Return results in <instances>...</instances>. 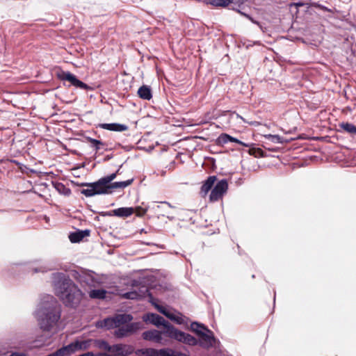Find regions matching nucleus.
Instances as JSON below:
<instances>
[{
    "mask_svg": "<svg viewBox=\"0 0 356 356\" xmlns=\"http://www.w3.org/2000/svg\"><path fill=\"white\" fill-rule=\"evenodd\" d=\"M228 140H229V142H232V143H238L239 145H241L244 147H249V145L248 144H246L241 140H239L238 139L236 138H234L229 135H228Z\"/></svg>",
    "mask_w": 356,
    "mask_h": 356,
    "instance_id": "nucleus-35",
    "label": "nucleus"
},
{
    "mask_svg": "<svg viewBox=\"0 0 356 356\" xmlns=\"http://www.w3.org/2000/svg\"><path fill=\"white\" fill-rule=\"evenodd\" d=\"M167 318H168L171 321H175L178 324H181L182 323L181 317L172 312L169 313V314L167 315Z\"/></svg>",
    "mask_w": 356,
    "mask_h": 356,
    "instance_id": "nucleus-32",
    "label": "nucleus"
},
{
    "mask_svg": "<svg viewBox=\"0 0 356 356\" xmlns=\"http://www.w3.org/2000/svg\"><path fill=\"white\" fill-rule=\"evenodd\" d=\"M99 127L104 129L118 132L124 131L128 129L127 125L119 123H103L99 124Z\"/></svg>",
    "mask_w": 356,
    "mask_h": 356,
    "instance_id": "nucleus-14",
    "label": "nucleus"
},
{
    "mask_svg": "<svg viewBox=\"0 0 356 356\" xmlns=\"http://www.w3.org/2000/svg\"><path fill=\"white\" fill-rule=\"evenodd\" d=\"M51 277L56 296L65 306L77 307L83 298V293L78 286L63 273H54Z\"/></svg>",
    "mask_w": 356,
    "mask_h": 356,
    "instance_id": "nucleus-1",
    "label": "nucleus"
},
{
    "mask_svg": "<svg viewBox=\"0 0 356 356\" xmlns=\"http://www.w3.org/2000/svg\"><path fill=\"white\" fill-rule=\"evenodd\" d=\"M133 317L130 314H117L113 317L106 318L102 321L96 323L97 328H117L114 332V335L118 338H122L135 332L140 328V324L132 323L127 324L131 321Z\"/></svg>",
    "mask_w": 356,
    "mask_h": 356,
    "instance_id": "nucleus-3",
    "label": "nucleus"
},
{
    "mask_svg": "<svg viewBox=\"0 0 356 356\" xmlns=\"http://www.w3.org/2000/svg\"><path fill=\"white\" fill-rule=\"evenodd\" d=\"M227 138H228V134H220L217 139L218 143V144H226V143H229V140H228Z\"/></svg>",
    "mask_w": 356,
    "mask_h": 356,
    "instance_id": "nucleus-33",
    "label": "nucleus"
},
{
    "mask_svg": "<svg viewBox=\"0 0 356 356\" xmlns=\"http://www.w3.org/2000/svg\"><path fill=\"white\" fill-rule=\"evenodd\" d=\"M160 204H158L154 207L155 212L158 213L159 214L163 216H167L168 218H169V216H168V212L167 211V210L168 209L172 208L173 207L169 202H161Z\"/></svg>",
    "mask_w": 356,
    "mask_h": 356,
    "instance_id": "nucleus-18",
    "label": "nucleus"
},
{
    "mask_svg": "<svg viewBox=\"0 0 356 356\" xmlns=\"http://www.w3.org/2000/svg\"><path fill=\"white\" fill-rule=\"evenodd\" d=\"M118 172V170L116 172L112 173L108 176L102 177L103 181H104L105 183H106L108 184H111V181L116 178Z\"/></svg>",
    "mask_w": 356,
    "mask_h": 356,
    "instance_id": "nucleus-34",
    "label": "nucleus"
},
{
    "mask_svg": "<svg viewBox=\"0 0 356 356\" xmlns=\"http://www.w3.org/2000/svg\"><path fill=\"white\" fill-rule=\"evenodd\" d=\"M257 152H258V153H259V154H261V153H262V150H261V149H257Z\"/></svg>",
    "mask_w": 356,
    "mask_h": 356,
    "instance_id": "nucleus-39",
    "label": "nucleus"
},
{
    "mask_svg": "<svg viewBox=\"0 0 356 356\" xmlns=\"http://www.w3.org/2000/svg\"><path fill=\"white\" fill-rule=\"evenodd\" d=\"M106 294V291L104 289H93L89 292V296L93 299H104Z\"/></svg>",
    "mask_w": 356,
    "mask_h": 356,
    "instance_id": "nucleus-24",
    "label": "nucleus"
},
{
    "mask_svg": "<svg viewBox=\"0 0 356 356\" xmlns=\"http://www.w3.org/2000/svg\"><path fill=\"white\" fill-rule=\"evenodd\" d=\"M90 235V231L88 229L86 230H78L74 232L70 233L69 235V239L72 243H79L83 238Z\"/></svg>",
    "mask_w": 356,
    "mask_h": 356,
    "instance_id": "nucleus-16",
    "label": "nucleus"
},
{
    "mask_svg": "<svg viewBox=\"0 0 356 356\" xmlns=\"http://www.w3.org/2000/svg\"><path fill=\"white\" fill-rule=\"evenodd\" d=\"M168 337L170 339L191 346H196L198 343V340L195 337L188 333L179 330L174 326L172 327H170V330H168Z\"/></svg>",
    "mask_w": 356,
    "mask_h": 356,
    "instance_id": "nucleus-4",
    "label": "nucleus"
},
{
    "mask_svg": "<svg viewBox=\"0 0 356 356\" xmlns=\"http://www.w3.org/2000/svg\"><path fill=\"white\" fill-rule=\"evenodd\" d=\"M134 351L132 346L118 343L111 346L109 356H127Z\"/></svg>",
    "mask_w": 356,
    "mask_h": 356,
    "instance_id": "nucleus-8",
    "label": "nucleus"
},
{
    "mask_svg": "<svg viewBox=\"0 0 356 356\" xmlns=\"http://www.w3.org/2000/svg\"><path fill=\"white\" fill-rule=\"evenodd\" d=\"M146 213V209L138 208L137 210L138 216H143Z\"/></svg>",
    "mask_w": 356,
    "mask_h": 356,
    "instance_id": "nucleus-36",
    "label": "nucleus"
},
{
    "mask_svg": "<svg viewBox=\"0 0 356 356\" xmlns=\"http://www.w3.org/2000/svg\"><path fill=\"white\" fill-rule=\"evenodd\" d=\"M149 302L162 314L165 315L167 317V315L170 313L165 307L159 305L156 302V300L154 298L151 293H148Z\"/></svg>",
    "mask_w": 356,
    "mask_h": 356,
    "instance_id": "nucleus-20",
    "label": "nucleus"
},
{
    "mask_svg": "<svg viewBox=\"0 0 356 356\" xmlns=\"http://www.w3.org/2000/svg\"><path fill=\"white\" fill-rule=\"evenodd\" d=\"M143 319L145 322H149L151 324L156 325V327H159L161 325L163 326L165 328L164 334L168 336V331L170 330V327H172L173 326L168 321H166L162 316L154 314L149 313L143 316Z\"/></svg>",
    "mask_w": 356,
    "mask_h": 356,
    "instance_id": "nucleus-6",
    "label": "nucleus"
},
{
    "mask_svg": "<svg viewBox=\"0 0 356 356\" xmlns=\"http://www.w3.org/2000/svg\"><path fill=\"white\" fill-rule=\"evenodd\" d=\"M96 195L109 194L111 193L109 184L105 183L103 179H99L97 181L93 182Z\"/></svg>",
    "mask_w": 356,
    "mask_h": 356,
    "instance_id": "nucleus-12",
    "label": "nucleus"
},
{
    "mask_svg": "<svg viewBox=\"0 0 356 356\" xmlns=\"http://www.w3.org/2000/svg\"><path fill=\"white\" fill-rule=\"evenodd\" d=\"M134 213L132 207H120L111 211L108 215L115 216L118 217H129Z\"/></svg>",
    "mask_w": 356,
    "mask_h": 356,
    "instance_id": "nucleus-15",
    "label": "nucleus"
},
{
    "mask_svg": "<svg viewBox=\"0 0 356 356\" xmlns=\"http://www.w3.org/2000/svg\"><path fill=\"white\" fill-rule=\"evenodd\" d=\"M111 345L104 340L102 339H93L92 347H96L99 349L104 350L109 352L111 350Z\"/></svg>",
    "mask_w": 356,
    "mask_h": 356,
    "instance_id": "nucleus-23",
    "label": "nucleus"
},
{
    "mask_svg": "<svg viewBox=\"0 0 356 356\" xmlns=\"http://www.w3.org/2000/svg\"><path fill=\"white\" fill-rule=\"evenodd\" d=\"M93 339L76 340L70 344L71 354H74L77 351L86 350L92 347Z\"/></svg>",
    "mask_w": 356,
    "mask_h": 356,
    "instance_id": "nucleus-10",
    "label": "nucleus"
},
{
    "mask_svg": "<svg viewBox=\"0 0 356 356\" xmlns=\"http://www.w3.org/2000/svg\"><path fill=\"white\" fill-rule=\"evenodd\" d=\"M198 337L197 345L206 349L213 347L216 341L213 333L209 329L207 330L206 332L202 333Z\"/></svg>",
    "mask_w": 356,
    "mask_h": 356,
    "instance_id": "nucleus-9",
    "label": "nucleus"
},
{
    "mask_svg": "<svg viewBox=\"0 0 356 356\" xmlns=\"http://www.w3.org/2000/svg\"><path fill=\"white\" fill-rule=\"evenodd\" d=\"M71 355L70 348L68 345H67L47 356H70Z\"/></svg>",
    "mask_w": 356,
    "mask_h": 356,
    "instance_id": "nucleus-25",
    "label": "nucleus"
},
{
    "mask_svg": "<svg viewBox=\"0 0 356 356\" xmlns=\"http://www.w3.org/2000/svg\"><path fill=\"white\" fill-rule=\"evenodd\" d=\"M148 293H151L148 289L146 286H143L139 289L138 291H132L123 293L122 297L126 299L139 300L145 297L146 296H148Z\"/></svg>",
    "mask_w": 356,
    "mask_h": 356,
    "instance_id": "nucleus-11",
    "label": "nucleus"
},
{
    "mask_svg": "<svg viewBox=\"0 0 356 356\" xmlns=\"http://www.w3.org/2000/svg\"><path fill=\"white\" fill-rule=\"evenodd\" d=\"M228 184L226 179H222L217 182L214 188L211 190L209 199L211 202H216L222 198L227 192Z\"/></svg>",
    "mask_w": 356,
    "mask_h": 356,
    "instance_id": "nucleus-7",
    "label": "nucleus"
},
{
    "mask_svg": "<svg viewBox=\"0 0 356 356\" xmlns=\"http://www.w3.org/2000/svg\"><path fill=\"white\" fill-rule=\"evenodd\" d=\"M35 316L40 329L56 332L61 316V306L54 297L47 295L42 299Z\"/></svg>",
    "mask_w": 356,
    "mask_h": 356,
    "instance_id": "nucleus-2",
    "label": "nucleus"
},
{
    "mask_svg": "<svg viewBox=\"0 0 356 356\" xmlns=\"http://www.w3.org/2000/svg\"><path fill=\"white\" fill-rule=\"evenodd\" d=\"M47 269H44V268H40V269H35V272L37 273V272H44V271H47Z\"/></svg>",
    "mask_w": 356,
    "mask_h": 356,
    "instance_id": "nucleus-37",
    "label": "nucleus"
},
{
    "mask_svg": "<svg viewBox=\"0 0 356 356\" xmlns=\"http://www.w3.org/2000/svg\"><path fill=\"white\" fill-rule=\"evenodd\" d=\"M134 181V179H128L124 181H115L109 184L111 193L113 190L117 188H124L128 186L131 185Z\"/></svg>",
    "mask_w": 356,
    "mask_h": 356,
    "instance_id": "nucleus-22",
    "label": "nucleus"
},
{
    "mask_svg": "<svg viewBox=\"0 0 356 356\" xmlns=\"http://www.w3.org/2000/svg\"><path fill=\"white\" fill-rule=\"evenodd\" d=\"M216 180V176H210L207 178V179L204 182L201 187V193L203 196L207 195L208 192L211 189L213 186L215 181Z\"/></svg>",
    "mask_w": 356,
    "mask_h": 356,
    "instance_id": "nucleus-17",
    "label": "nucleus"
},
{
    "mask_svg": "<svg viewBox=\"0 0 356 356\" xmlns=\"http://www.w3.org/2000/svg\"><path fill=\"white\" fill-rule=\"evenodd\" d=\"M190 327L191 330L194 332L198 337L200 336L202 333L206 332L207 330H209L203 324L199 323L197 322L191 323Z\"/></svg>",
    "mask_w": 356,
    "mask_h": 356,
    "instance_id": "nucleus-21",
    "label": "nucleus"
},
{
    "mask_svg": "<svg viewBox=\"0 0 356 356\" xmlns=\"http://www.w3.org/2000/svg\"><path fill=\"white\" fill-rule=\"evenodd\" d=\"M257 124V122H250V124H252V125H253V124Z\"/></svg>",
    "mask_w": 356,
    "mask_h": 356,
    "instance_id": "nucleus-40",
    "label": "nucleus"
},
{
    "mask_svg": "<svg viewBox=\"0 0 356 356\" xmlns=\"http://www.w3.org/2000/svg\"><path fill=\"white\" fill-rule=\"evenodd\" d=\"M237 117H238V118H241V119H242L243 121H245V120H244V119L243 118V117L240 116L239 115H237Z\"/></svg>",
    "mask_w": 356,
    "mask_h": 356,
    "instance_id": "nucleus-41",
    "label": "nucleus"
},
{
    "mask_svg": "<svg viewBox=\"0 0 356 356\" xmlns=\"http://www.w3.org/2000/svg\"><path fill=\"white\" fill-rule=\"evenodd\" d=\"M341 127L348 133L356 135V127L351 123H342Z\"/></svg>",
    "mask_w": 356,
    "mask_h": 356,
    "instance_id": "nucleus-28",
    "label": "nucleus"
},
{
    "mask_svg": "<svg viewBox=\"0 0 356 356\" xmlns=\"http://www.w3.org/2000/svg\"><path fill=\"white\" fill-rule=\"evenodd\" d=\"M163 332L156 330H152L144 332L143 337L145 340L152 341L156 343H161L162 341V334Z\"/></svg>",
    "mask_w": 356,
    "mask_h": 356,
    "instance_id": "nucleus-13",
    "label": "nucleus"
},
{
    "mask_svg": "<svg viewBox=\"0 0 356 356\" xmlns=\"http://www.w3.org/2000/svg\"><path fill=\"white\" fill-rule=\"evenodd\" d=\"M58 77L61 81H66L70 83V86L79 88L83 90H91L92 88L81 81L79 80L76 76L70 72H61L58 74Z\"/></svg>",
    "mask_w": 356,
    "mask_h": 356,
    "instance_id": "nucleus-5",
    "label": "nucleus"
},
{
    "mask_svg": "<svg viewBox=\"0 0 356 356\" xmlns=\"http://www.w3.org/2000/svg\"><path fill=\"white\" fill-rule=\"evenodd\" d=\"M265 137L268 139L270 141L274 143H282V138L278 135H266Z\"/></svg>",
    "mask_w": 356,
    "mask_h": 356,
    "instance_id": "nucleus-31",
    "label": "nucleus"
},
{
    "mask_svg": "<svg viewBox=\"0 0 356 356\" xmlns=\"http://www.w3.org/2000/svg\"><path fill=\"white\" fill-rule=\"evenodd\" d=\"M54 188L60 194L68 196L71 194V190L66 187L63 183L58 182L54 184Z\"/></svg>",
    "mask_w": 356,
    "mask_h": 356,
    "instance_id": "nucleus-27",
    "label": "nucleus"
},
{
    "mask_svg": "<svg viewBox=\"0 0 356 356\" xmlns=\"http://www.w3.org/2000/svg\"><path fill=\"white\" fill-rule=\"evenodd\" d=\"M138 96L145 100H149L152 97V90L149 86L143 85L138 90Z\"/></svg>",
    "mask_w": 356,
    "mask_h": 356,
    "instance_id": "nucleus-19",
    "label": "nucleus"
},
{
    "mask_svg": "<svg viewBox=\"0 0 356 356\" xmlns=\"http://www.w3.org/2000/svg\"><path fill=\"white\" fill-rule=\"evenodd\" d=\"M208 3L218 6H226L230 3H232V0H207Z\"/></svg>",
    "mask_w": 356,
    "mask_h": 356,
    "instance_id": "nucleus-29",
    "label": "nucleus"
},
{
    "mask_svg": "<svg viewBox=\"0 0 356 356\" xmlns=\"http://www.w3.org/2000/svg\"><path fill=\"white\" fill-rule=\"evenodd\" d=\"M88 141H89L93 147H95L96 151H98L101 149V145H104V143L97 139L92 138H87Z\"/></svg>",
    "mask_w": 356,
    "mask_h": 356,
    "instance_id": "nucleus-30",
    "label": "nucleus"
},
{
    "mask_svg": "<svg viewBox=\"0 0 356 356\" xmlns=\"http://www.w3.org/2000/svg\"><path fill=\"white\" fill-rule=\"evenodd\" d=\"M292 5H295L296 6H297V7H298V6H302V5H303V3H297L291 4V6H292Z\"/></svg>",
    "mask_w": 356,
    "mask_h": 356,
    "instance_id": "nucleus-38",
    "label": "nucleus"
},
{
    "mask_svg": "<svg viewBox=\"0 0 356 356\" xmlns=\"http://www.w3.org/2000/svg\"><path fill=\"white\" fill-rule=\"evenodd\" d=\"M81 185L88 186L86 189L81 190V193L82 194L86 197H92L96 195L94 186H92V183H83Z\"/></svg>",
    "mask_w": 356,
    "mask_h": 356,
    "instance_id": "nucleus-26",
    "label": "nucleus"
},
{
    "mask_svg": "<svg viewBox=\"0 0 356 356\" xmlns=\"http://www.w3.org/2000/svg\"><path fill=\"white\" fill-rule=\"evenodd\" d=\"M247 17H248L249 19H250V17H249V15H245Z\"/></svg>",
    "mask_w": 356,
    "mask_h": 356,
    "instance_id": "nucleus-42",
    "label": "nucleus"
}]
</instances>
